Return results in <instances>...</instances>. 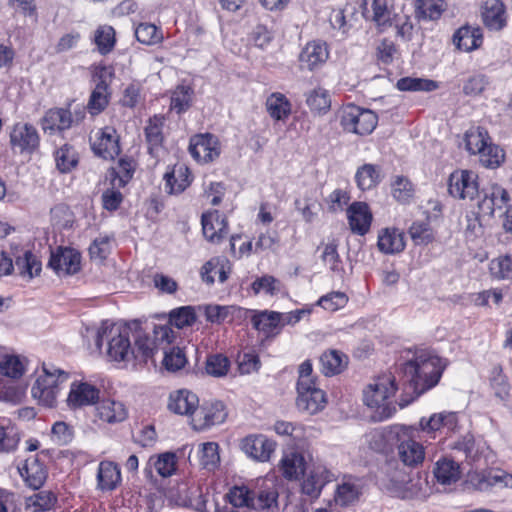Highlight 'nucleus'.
<instances>
[{
	"mask_svg": "<svg viewBox=\"0 0 512 512\" xmlns=\"http://www.w3.org/2000/svg\"><path fill=\"white\" fill-rule=\"evenodd\" d=\"M105 340L107 341V355L113 361L136 360L146 363L149 358L153 357L154 346L150 341V336L137 320L124 326L104 321L96 334V346L100 349Z\"/></svg>",
	"mask_w": 512,
	"mask_h": 512,
	"instance_id": "1",
	"label": "nucleus"
},
{
	"mask_svg": "<svg viewBox=\"0 0 512 512\" xmlns=\"http://www.w3.org/2000/svg\"><path fill=\"white\" fill-rule=\"evenodd\" d=\"M445 369L443 360L428 353H420L403 365V373L408 384L406 389L412 390L414 396L401 400L400 407L407 406L416 397L436 386Z\"/></svg>",
	"mask_w": 512,
	"mask_h": 512,
	"instance_id": "2",
	"label": "nucleus"
},
{
	"mask_svg": "<svg viewBox=\"0 0 512 512\" xmlns=\"http://www.w3.org/2000/svg\"><path fill=\"white\" fill-rule=\"evenodd\" d=\"M396 391L395 377L391 374L378 376L364 389L363 401L373 410L371 419L374 422L385 421L396 413V405L391 400Z\"/></svg>",
	"mask_w": 512,
	"mask_h": 512,
	"instance_id": "3",
	"label": "nucleus"
},
{
	"mask_svg": "<svg viewBox=\"0 0 512 512\" xmlns=\"http://www.w3.org/2000/svg\"><path fill=\"white\" fill-rule=\"evenodd\" d=\"M69 378V373L53 364H43V375H40L31 388L33 398L45 407H54L57 402L59 385Z\"/></svg>",
	"mask_w": 512,
	"mask_h": 512,
	"instance_id": "4",
	"label": "nucleus"
},
{
	"mask_svg": "<svg viewBox=\"0 0 512 512\" xmlns=\"http://www.w3.org/2000/svg\"><path fill=\"white\" fill-rule=\"evenodd\" d=\"M397 429V451L402 463L408 467H417L422 464L425 459V449L421 443L412 438L416 428L402 425Z\"/></svg>",
	"mask_w": 512,
	"mask_h": 512,
	"instance_id": "5",
	"label": "nucleus"
},
{
	"mask_svg": "<svg viewBox=\"0 0 512 512\" xmlns=\"http://www.w3.org/2000/svg\"><path fill=\"white\" fill-rule=\"evenodd\" d=\"M377 115L368 109H362L355 105L346 107L341 115V125L347 132L358 135H368L376 127Z\"/></svg>",
	"mask_w": 512,
	"mask_h": 512,
	"instance_id": "6",
	"label": "nucleus"
},
{
	"mask_svg": "<svg viewBox=\"0 0 512 512\" xmlns=\"http://www.w3.org/2000/svg\"><path fill=\"white\" fill-rule=\"evenodd\" d=\"M298 397L296 405L299 410L308 414H316L326 405V396L323 390L316 387L314 381L297 382Z\"/></svg>",
	"mask_w": 512,
	"mask_h": 512,
	"instance_id": "7",
	"label": "nucleus"
},
{
	"mask_svg": "<svg viewBox=\"0 0 512 512\" xmlns=\"http://www.w3.org/2000/svg\"><path fill=\"white\" fill-rule=\"evenodd\" d=\"M81 255L69 247H57L51 251L48 267L58 276L72 275L80 270Z\"/></svg>",
	"mask_w": 512,
	"mask_h": 512,
	"instance_id": "8",
	"label": "nucleus"
},
{
	"mask_svg": "<svg viewBox=\"0 0 512 512\" xmlns=\"http://www.w3.org/2000/svg\"><path fill=\"white\" fill-rule=\"evenodd\" d=\"M112 66H99L95 72L94 80L96 85L90 95L87 108L93 115L101 113L109 103L110 93L108 91L107 77H112Z\"/></svg>",
	"mask_w": 512,
	"mask_h": 512,
	"instance_id": "9",
	"label": "nucleus"
},
{
	"mask_svg": "<svg viewBox=\"0 0 512 512\" xmlns=\"http://www.w3.org/2000/svg\"><path fill=\"white\" fill-rule=\"evenodd\" d=\"M189 152L199 163H209L220 155L218 138L210 133L195 135L190 139Z\"/></svg>",
	"mask_w": 512,
	"mask_h": 512,
	"instance_id": "10",
	"label": "nucleus"
},
{
	"mask_svg": "<svg viewBox=\"0 0 512 512\" xmlns=\"http://www.w3.org/2000/svg\"><path fill=\"white\" fill-rule=\"evenodd\" d=\"M452 449L462 452L470 464L486 465L491 457L489 446L482 440L476 441L470 434L454 442Z\"/></svg>",
	"mask_w": 512,
	"mask_h": 512,
	"instance_id": "11",
	"label": "nucleus"
},
{
	"mask_svg": "<svg viewBox=\"0 0 512 512\" xmlns=\"http://www.w3.org/2000/svg\"><path fill=\"white\" fill-rule=\"evenodd\" d=\"M37 129L29 123H17L10 133V143L21 154H32L39 146Z\"/></svg>",
	"mask_w": 512,
	"mask_h": 512,
	"instance_id": "12",
	"label": "nucleus"
},
{
	"mask_svg": "<svg viewBox=\"0 0 512 512\" xmlns=\"http://www.w3.org/2000/svg\"><path fill=\"white\" fill-rule=\"evenodd\" d=\"M99 399L100 390L96 386L84 381H74L71 383L66 403L70 409L77 410L96 405Z\"/></svg>",
	"mask_w": 512,
	"mask_h": 512,
	"instance_id": "13",
	"label": "nucleus"
},
{
	"mask_svg": "<svg viewBox=\"0 0 512 512\" xmlns=\"http://www.w3.org/2000/svg\"><path fill=\"white\" fill-rule=\"evenodd\" d=\"M276 442L263 434L248 435L241 441L242 451L250 458L267 462L276 449Z\"/></svg>",
	"mask_w": 512,
	"mask_h": 512,
	"instance_id": "14",
	"label": "nucleus"
},
{
	"mask_svg": "<svg viewBox=\"0 0 512 512\" xmlns=\"http://www.w3.org/2000/svg\"><path fill=\"white\" fill-rule=\"evenodd\" d=\"M449 194L459 199H473L478 192L476 175L468 170H456L448 181Z\"/></svg>",
	"mask_w": 512,
	"mask_h": 512,
	"instance_id": "15",
	"label": "nucleus"
},
{
	"mask_svg": "<svg viewBox=\"0 0 512 512\" xmlns=\"http://www.w3.org/2000/svg\"><path fill=\"white\" fill-rule=\"evenodd\" d=\"M227 412L222 402L217 401L201 406L191 419L192 426L197 431L205 430L211 426L225 421Z\"/></svg>",
	"mask_w": 512,
	"mask_h": 512,
	"instance_id": "16",
	"label": "nucleus"
},
{
	"mask_svg": "<svg viewBox=\"0 0 512 512\" xmlns=\"http://www.w3.org/2000/svg\"><path fill=\"white\" fill-rule=\"evenodd\" d=\"M334 480V473L325 465L320 463L314 464L304 478L301 489L305 495L311 498H318L324 486Z\"/></svg>",
	"mask_w": 512,
	"mask_h": 512,
	"instance_id": "17",
	"label": "nucleus"
},
{
	"mask_svg": "<svg viewBox=\"0 0 512 512\" xmlns=\"http://www.w3.org/2000/svg\"><path fill=\"white\" fill-rule=\"evenodd\" d=\"M18 472L25 485L31 489H40L48 476L47 469L43 462L35 456H29L18 465Z\"/></svg>",
	"mask_w": 512,
	"mask_h": 512,
	"instance_id": "18",
	"label": "nucleus"
},
{
	"mask_svg": "<svg viewBox=\"0 0 512 512\" xmlns=\"http://www.w3.org/2000/svg\"><path fill=\"white\" fill-rule=\"evenodd\" d=\"M94 416L95 421L113 425L125 421L128 411L121 401L103 398L97 401Z\"/></svg>",
	"mask_w": 512,
	"mask_h": 512,
	"instance_id": "19",
	"label": "nucleus"
},
{
	"mask_svg": "<svg viewBox=\"0 0 512 512\" xmlns=\"http://www.w3.org/2000/svg\"><path fill=\"white\" fill-rule=\"evenodd\" d=\"M205 238L212 243H219L228 234V223L219 211L206 212L201 218Z\"/></svg>",
	"mask_w": 512,
	"mask_h": 512,
	"instance_id": "20",
	"label": "nucleus"
},
{
	"mask_svg": "<svg viewBox=\"0 0 512 512\" xmlns=\"http://www.w3.org/2000/svg\"><path fill=\"white\" fill-rule=\"evenodd\" d=\"M347 218L351 231L363 236L368 233L373 216L367 203L353 202L347 209Z\"/></svg>",
	"mask_w": 512,
	"mask_h": 512,
	"instance_id": "21",
	"label": "nucleus"
},
{
	"mask_svg": "<svg viewBox=\"0 0 512 512\" xmlns=\"http://www.w3.org/2000/svg\"><path fill=\"white\" fill-rule=\"evenodd\" d=\"M484 196L479 202L482 213L493 216L497 209L501 210L508 204L510 197L506 189L493 183L483 190Z\"/></svg>",
	"mask_w": 512,
	"mask_h": 512,
	"instance_id": "22",
	"label": "nucleus"
},
{
	"mask_svg": "<svg viewBox=\"0 0 512 512\" xmlns=\"http://www.w3.org/2000/svg\"><path fill=\"white\" fill-rule=\"evenodd\" d=\"M74 124L72 113L64 108L48 110L41 120L44 132L54 134L57 131L69 129Z\"/></svg>",
	"mask_w": 512,
	"mask_h": 512,
	"instance_id": "23",
	"label": "nucleus"
},
{
	"mask_svg": "<svg viewBox=\"0 0 512 512\" xmlns=\"http://www.w3.org/2000/svg\"><path fill=\"white\" fill-rule=\"evenodd\" d=\"M377 247L384 254H398L405 249L404 234L397 228H384L379 231Z\"/></svg>",
	"mask_w": 512,
	"mask_h": 512,
	"instance_id": "24",
	"label": "nucleus"
},
{
	"mask_svg": "<svg viewBox=\"0 0 512 512\" xmlns=\"http://www.w3.org/2000/svg\"><path fill=\"white\" fill-rule=\"evenodd\" d=\"M506 9L500 0H488L482 9V19L487 28L499 31L506 26Z\"/></svg>",
	"mask_w": 512,
	"mask_h": 512,
	"instance_id": "25",
	"label": "nucleus"
},
{
	"mask_svg": "<svg viewBox=\"0 0 512 512\" xmlns=\"http://www.w3.org/2000/svg\"><path fill=\"white\" fill-rule=\"evenodd\" d=\"M198 403L199 400L196 394L187 390H179L170 394L168 408L176 414L193 417L197 411Z\"/></svg>",
	"mask_w": 512,
	"mask_h": 512,
	"instance_id": "26",
	"label": "nucleus"
},
{
	"mask_svg": "<svg viewBox=\"0 0 512 512\" xmlns=\"http://www.w3.org/2000/svg\"><path fill=\"white\" fill-rule=\"evenodd\" d=\"M483 41L482 30L479 27L463 26L453 34V43L457 49L465 52L472 51L481 46Z\"/></svg>",
	"mask_w": 512,
	"mask_h": 512,
	"instance_id": "27",
	"label": "nucleus"
},
{
	"mask_svg": "<svg viewBox=\"0 0 512 512\" xmlns=\"http://www.w3.org/2000/svg\"><path fill=\"white\" fill-rule=\"evenodd\" d=\"M362 493V486L359 479L345 476L337 486L335 501L340 506H348L358 501Z\"/></svg>",
	"mask_w": 512,
	"mask_h": 512,
	"instance_id": "28",
	"label": "nucleus"
},
{
	"mask_svg": "<svg viewBox=\"0 0 512 512\" xmlns=\"http://www.w3.org/2000/svg\"><path fill=\"white\" fill-rule=\"evenodd\" d=\"M121 482V472L117 464L102 461L98 466L97 488L101 491H113Z\"/></svg>",
	"mask_w": 512,
	"mask_h": 512,
	"instance_id": "29",
	"label": "nucleus"
},
{
	"mask_svg": "<svg viewBox=\"0 0 512 512\" xmlns=\"http://www.w3.org/2000/svg\"><path fill=\"white\" fill-rule=\"evenodd\" d=\"M306 461L304 456L296 451L283 455L280 461V471L285 479L297 480L304 475Z\"/></svg>",
	"mask_w": 512,
	"mask_h": 512,
	"instance_id": "30",
	"label": "nucleus"
},
{
	"mask_svg": "<svg viewBox=\"0 0 512 512\" xmlns=\"http://www.w3.org/2000/svg\"><path fill=\"white\" fill-rule=\"evenodd\" d=\"M433 473L437 481L443 485L456 483L461 476L460 465L448 457H442L435 463Z\"/></svg>",
	"mask_w": 512,
	"mask_h": 512,
	"instance_id": "31",
	"label": "nucleus"
},
{
	"mask_svg": "<svg viewBox=\"0 0 512 512\" xmlns=\"http://www.w3.org/2000/svg\"><path fill=\"white\" fill-rule=\"evenodd\" d=\"M165 189L170 194L183 192L191 183V174L187 166L179 165L164 175Z\"/></svg>",
	"mask_w": 512,
	"mask_h": 512,
	"instance_id": "32",
	"label": "nucleus"
},
{
	"mask_svg": "<svg viewBox=\"0 0 512 512\" xmlns=\"http://www.w3.org/2000/svg\"><path fill=\"white\" fill-rule=\"evenodd\" d=\"M457 425V416L454 412H441L433 414L429 419L421 418L420 429L429 435L434 434L441 428L453 430Z\"/></svg>",
	"mask_w": 512,
	"mask_h": 512,
	"instance_id": "33",
	"label": "nucleus"
},
{
	"mask_svg": "<svg viewBox=\"0 0 512 512\" xmlns=\"http://www.w3.org/2000/svg\"><path fill=\"white\" fill-rule=\"evenodd\" d=\"M281 319L282 313L265 310L255 312L251 318V323L254 329L270 336L281 326Z\"/></svg>",
	"mask_w": 512,
	"mask_h": 512,
	"instance_id": "34",
	"label": "nucleus"
},
{
	"mask_svg": "<svg viewBox=\"0 0 512 512\" xmlns=\"http://www.w3.org/2000/svg\"><path fill=\"white\" fill-rule=\"evenodd\" d=\"M164 117L154 115L148 120L145 127V137L148 144V150L151 155H155L163 143Z\"/></svg>",
	"mask_w": 512,
	"mask_h": 512,
	"instance_id": "35",
	"label": "nucleus"
},
{
	"mask_svg": "<svg viewBox=\"0 0 512 512\" xmlns=\"http://www.w3.org/2000/svg\"><path fill=\"white\" fill-rule=\"evenodd\" d=\"M321 372L325 376L341 373L348 364V357L338 350L325 351L320 357Z\"/></svg>",
	"mask_w": 512,
	"mask_h": 512,
	"instance_id": "36",
	"label": "nucleus"
},
{
	"mask_svg": "<svg viewBox=\"0 0 512 512\" xmlns=\"http://www.w3.org/2000/svg\"><path fill=\"white\" fill-rule=\"evenodd\" d=\"M265 106L269 116L276 121H284L291 114V103L280 92H275L268 96Z\"/></svg>",
	"mask_w": 512,
	"mask_h": 512,
	"instance_id": "37",
	"label": "nucleus"
},
{
	"mask_svg": "<svg viewBox=\"0 0 512 512\" xmlns=\"http://www.w3.org/2000/svg\"><path fill=\"white\" fill-rule=\"evenodd\" d=\"M329 57L325 42L311 41L302 49L299 59L307 64H324Z\"/></svg>",
	"mask_w": 512,
	"mask_h": 512,
	"instance_id": "38",
	"label": "nucleus"
},
{
	"mask_svg": "<svg viewBox=\"0 0 512 512\" xmlns=\"http://www.w3.org/2000/svg\"><path fill=\"white\" fill-rule=\"evenodd\" d=\"M444 11L443 0H416L415 17L421 21H434L441 17Z\"/></svg>",
	"mask_w": 512,
	"mask_h": 512,
	"instance_id": "39",
	"label": "nucleus"
},
{
	"mask_svg": "<svg viewBox=\"0 0 512 512\" xmlns=\"http://www.w3.org/2000/svg\"><path fill=\"white\" fill-rule=\"evenodd\" d=\"M355 180L358 188L363 191L374 188L381 181L380 167L373 164H364L358 168Z\"/></svg>",
	"mask_w": 512,
	"mask_h": 512,
	"instance_id": "40",
	"label": "nucleus"
},
{
	"mask_svg": "<svg viewBox=\"0 0 512 512\" xmlns=\"http://www.w3.org/2000/svg\"><path fill=\"white\" fill-rule=\"evenodd\" d=\"M15 267L22 277L32 279L34 276L39 275L42 264L31 251H25L22 255L16 257Z\"/></svg>",
	"mask_w": 512,
	"mask_h": 512,
	"instance_id": "41",
	"label": "nucleus"
},
{
	"mask_svg": "<svg viewBox=\"0 0 512 512\" xmlns=\"http://www.w3.org/2000/svg\"><path fill=\"white\" fill-rule=\"evenodd\" d=\"M306 104L314 114H326L331 107V98L327 90L316 88L306 95Z\"/></svg>",
	"mask_w": 512,
	"mask_h": 512,
	"instance_id": "42",
	"label": "nucleus"
},
{
	"mask_svg": "<svg viewBox=\"0 0 512 512\" xmlns=\"http://www.w3.org/2000/svg\"><path fill=\"white\" fill-rule=\"evenodd\" d=\"M194 90L188 85H178L172 92L170 109L177 114L187 111L193 100Z\"/></svg>",
	"mask_w": 512,
	"mask_h": 512,
	"instance_id": "43",
	"label": "nucleus"
},
{
	"mask_svg": "<svg viewBox=\"0 0 512 512\" xmlns=\"http://www.w3.org/2000/svg\"><path fill=\"white\" fill-rule=\"evenodd\" d=\"M480 163L486 168H497L505 160V152L498 145L493 144L491 140L477 154Z\"/></svg>",
	"mask_w": 512,
	"mask_h": 512,
	"instance_id": "44",
	"label": "nucleus"
},
{
	"mask_svg": "<svg viewBox=\"0 0 512 512\" xmlns=\"http://www.w3.org/2000/svg\"><path fill=\"white\" fill-rule=\"evenodd\" d=\"M464 140L467 151L476 155L491 139L484 128L473 127L466 131Z\"/></svg>",
	"mask_w": 512,
	"mask_h": 512,
	"instance_id": "45",
	"label": "nucleus"
},
{
	"mask_svg": "<svg viewBox=\"0 0 512 512\" xmlns=\"http://www.w3.org/2000/svg\"><path fill=\"white\" fill-rule=\"evenodd\" d=\"M95 154L104 159L114 158L119 153V146L115 137L106 131L101 133L98 141L92 144Z\"/></svg>",
	"mask_w": 512,
	"mask_h": 512,
	"instance_id": "46",
	"label": "nucleus"
},
{
	"mask_svg": "<svg viewBox=\"0 0 512 512\" xmlns=\"http://www.w3.org/2000/svg\"><path fill=\"white\" fill-rule=\"evenodd\" d=\"M149 465L153 466L162 477L171 476L176 470V455L173 452H165L149 458Z\"/></svg>",
	"mask_w": 512,
	"mask_h": 512,
	"instance_id": "47",
	"label": "nucleus"
},
{
	"mask_svg": "<svg viewBox=\"0 0 512 512\" xmlns=\"http://www.w3.org/2000/svg\"><path fill=\"white\" fill-rule=\"evenodd\" d=\"M134 163L131 159L121 158L117 166L113 169L111 184L113 187H124L133 177Z\"/></svg>",
	"mask_w": 512,
	"mask_h": 512,
	"instance_id": "48",
	"label": "nucleus"
},
{
	"mask_svg": "<svg viewBox=\"0 0 512 512\" xmlns=\"http://www.w3.org/2000/svg\"><path fill=\"white\" fill-rule=\"evenodd\" d=\"M55 161L57 168L62 173H67L76 167L78 155L72 146L65 144L56 151Z\"/></svg>",
	"mask_w": 512,
	"mask_h": 512,
	"instance_id": "49",
	"label": "nucleus"
},
{
	"mask_svg": "<svg viewBox=\"0 0 512 512\" xmlns=\"http://www.w3.org/2000/svg\"><path fill=\"white\" fill-rule=\"evenodd\" d=\"M26 369V359L15 355H6L0 362V371L10 378H20Z\"/></svg>",
	"mask_w": 512,
	"mask_h": 512,
	"instance_id": "50",
	"label": "nucleus"
},
{
	"mask_svg": "<svg viewBox=\"0 0 512 512\" xmlns=\"http://www.w3.org/2000/svg\"><path fill=\"white\" fill-rule=\"evenodd\" d=\"M278 493L274 488L253 490L252 500H250L251 510H265L276 504Z\"/></svg>",
	"mask_w": 512,
	"mask_h": 512,
	"instance_id": "51",
	"label": "nucleus"
},
{
	"mask_svg": "<svg viewBox=\"0 0 512 512\" xmlns=\"http://www.w3.org/2000/svg\"><path fill=\"white\" fill-rule=\"evenodd\" d=\"M396 87L400 91H433L438 88L435 81L417 78V77H403L397 81Z\"/></svg>",
	"mask_w": 512,
	"mask_h": 512,
	"instance_id": "52",
	"label": "nucleus"
},
{
	"mask_svg": "<svg viewBox=\"0 0 512 512\" xmlns=\"http://www.w3.org/2000/svg\"><path fill=\"white\" fill-rule=\"evenodd\" d=\"M281 282L272 275H263L257 277L251 284V289L255 295L265 293L274 296L281 291Z\"/></svg>",
	"mask_w": 512,
	"mask_h": 512,
	"instance_id": "53",
	"label": "nucleus"
},
{
	"mask_svg": "<svg viewBox=\"0 0 512 512\" xmlns=\"http://www.w3.org/2000/svg\"><path fill=\"white\" fill-rule=\"evenodd\" d=\"M98 51L105 55L109 53L115 45V30L112 26L103 25L98 27L94 36Z\"/></svg>",
	"mask_w": 512,
	"mask_h": 512,
	"instance_id": "54",
	"label": "nucleus"
},
{
	"mask_svg": "<svg viewBox=\"0 0 512 512\" xmlns=\"http://www.w3.org/2000/svg\"><path fill=\"white\" fill-rule=\"evenodd\" d=\"M253 490L247 486H234L226 494L227 501L235 508H247L251 510L250 500H252Z\"/></svg>",
	"mask_w": 512,
	"mask_h": 512,
	"instance_id": "55",
	"label": "nucleus"
},
{
	"mask_svg": "<svg viewBox=\"0 0 512 512\" xmlns=\"http://www.w3.org/2000/svg\"><path fill=\"white\" fill-rule=\"evenodd\" d=\"M491 469L471 470L467 475V484L473 489L486 492L492 489Z\"/></svg>",
	"mask_w": 512,
	"mask_h": 512,
	"instance_id": "56",
	"label": "nucleus"
},
{
	"mask_svg": "<svg viewBox=\"0 0 512 512\" xmlns=\"http://www.w3.org/2000/svg\"><path fill=\"white\" fill-rule=\"evenodd\" d=\"M200 464L207 470L214 469L220 462L218 445L215 442L202 443L199 446Z\"/></svg>",
	"mask_w": 512,
	"mask_h": 512,
	"instance_id": "57",
	"label": "nucleus"
},
{
	"mask_svg": "<svg viewBox=\"0 0 512 512\" xmlns=\"http://www.w3.org/2000/svg\"><path fill=\"white\" fill-rule=\"evenodd\" d=\"M489 270L496 279H512V256L505 255L491 260Z\"/></svg>",
	"mask_w": 512,
	"mask_h": 512,
	"instance_id": "58",
	"label": "nucleus"
},
{
	"mask_svg": "<svg viewBox=\"0 0 512 512\" xmlns=\"http://www.w3.org/2000/svg\"><path fill=\"white\" fill-rule=\"evenodd\" d=\"M391 484L393 492L397 497L407 499L415 494L411 479L403 472H399L397 475L393 476L391 478Z\"/></svg>",
	"mask_w": 512,
	"mask_h": 512,
	"instance_id": "59",
	"label": "nucleus"
},
{
	"mask_svg": "<svg viewBox=\"0 0 512 512\" xmlns=\"http://www.w3.org/2000/svg\"><path fill=\"white\" fill-rule=\"evenodd\" d=\"M229 367V359L222 354H213L207 357L205 369L210 376L223 377L227 374Z\"/></svg>",
	"mask_w": 512,
	"mask_h": 512,
	"instance_id": "60",
	"label": "nucleus"
},
{
	"mask_svg": "<svg viewBox=\"0 0 512 512\" xmlns=\"http://www.w3.org/2000/svg\"><path fill=\"white\" fill-rule=\"evenodd\" d=\"M195 321L196 315L194 309L190 306L180 307L170 312V324L179 329L191 326Z\"/></svg>",
	"mask_w": 512,
	"mask_h": 512,
	"instance_id": "61",
	"label": "nucleus"
},
{
	"mask_svg": "<svg viewBox=\"0 0 512 512\" xmlns=\"http://www.w3.org/2000/svg\"><path fill=\"white\" fill-rule=\"evenodd\" d=\"M371 8V19L379 28L383 29L386 26H392L391 12L387 6V0H372Z\"/></svg>",
	"mask_w": 512,
	"mask_h": 512,
	"instance_id": "62",
	"label": "nucleus"
},
{
	"mask_svg": "<svg viewBox=\"0 0 512 512\" xmlns=\"http://www.w3.org/2000/svg\"><path fill=\"white\" fill-rule=\"evenodd\" d=\"M396 30V36L403 41H410L413 37V23L411 17L406 14H395L391 20Z\"/></svg>",
	"mask_w": 512,
	"mask_h": 512,
	"instance_id": "63",
	"label": "nucleus"
},
{
	"mask_svg": "<svg viewBox=\"0 0 512 512\" xmlns=\"http://www.w3.org/2000/svg\"><path fill=\"white\" fill-rule=\"evenodd\" d=\"M410 236L416 245H427L434 239V234L429 224L415 222L409 229Z\"/></svg>",
	"mask_w": 512,
	"mask_h": 512,
	"instance_id": "64",
	"label": "nucleus"
}]
</instances>
